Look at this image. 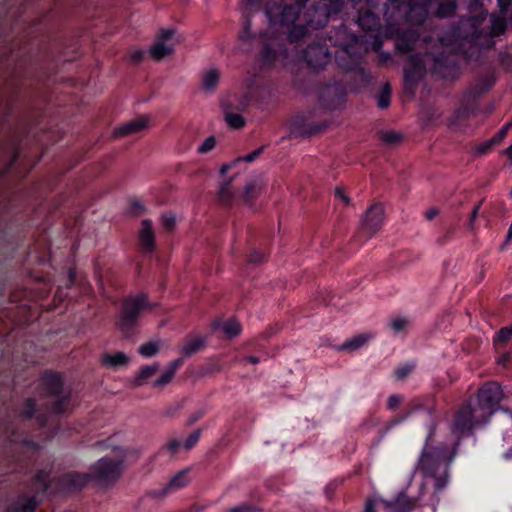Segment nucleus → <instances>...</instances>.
Here are the masks:
<instances>
[{"label": "nucleus", "instance_id": "nucleus-43", "mask_svg": "<svg viewBox=\"0 0 512 512\" xmlns=\"http://www.w3.org/2000/svg\"><path fill=\"white\" fill-rule=\"evenodd\" d=\"M219 199L226 205H231L233 201V193L231 190V182L222 183L218 191Z\"/></svg>", "mask_w": 512, "mask_h": 512}, {"label": "nucleus", "instance_id": "nucleus-37", "mask_svg": "<svg viewBox=\"0 0 512 512\" xmlns=\"http://www.w3.org/2000/svg\"><path fill=\"white\" fill-rule=\"evenodd\" d=\"M220 79V74L216 69H211L204 73L202 77V89L206 92H212L216 89Z\"/></svg>", "mask_w": 512, "mask_h": 512}, {"label": "nucleus", "instance_id": "nucleus-47", "mask_svg": "<svg viewBox=\"0 0 512 512\" xmlns=\"http://www.w3.org/2000/svg\"><path fill=\"white\" fill-rule=\"evenodd\" d=\"M146 212L145 206L138 200H132L128 207V214L133 217H138Z\"/></svg>", "mask_w": 512, "mask_h": 512}, {"label": "nucleus", "instance_id": "nucleus-10", "mask_svg": "<svg viewBox=\"0 0 512 512\" xmlns=\"http://www.w3.org/2000/svg\"><path fill=\"white\" fill-rule=\"evenodd\" d=\"M89 474L91 475V480H95L100 484H111L121 475V462L109 457H102L91 465Z\"/></svg>", "mask_w": 512, "mask_h": 512}, {"label": "nucleus", "instance_id": "nucleus-20", "mask_svg": "<svg viewBox=\"0 0 512 512\" xmlns=\"http://www.w3.org/2000/svg\"><path fill=\"white\" fill-rule=\"evenodd\" d=\"M18 417L25 421L35 418L39 428H44L48 424V415L45 412H40L38 410L37 402L32 397L26 398L19 406Z\"/></svg>", "mask_w": 512, "mask_h": 512}, {"label": "nucleus", "instance_id": "nucleus-38", "mask_svg": "<svg viewBox=\"0 0 512 512\" xmlns=\"http://www.w3.org/2000/svg\"><path fill=\"white\" fill-rule=\"evenodd\" d=\"M159 369V364L155 363L153 365H145L143 366L137 376L133 381V386L140 387L142 386L147 379L152 377Z\"/></svg>", "mask_w": 512, "mask_h": 512}, {"label": "nucleus", "instance_id": "nucleus-35", "mask_svg": "<svg viewBox=\"0 0 512 512\" xmlns=\"http://www.w3.org/2000/svg\"><path fill=\"white\" fill-rule=\"evenodd\" d=\"M206 346V338L205 337H195L192 339H188L185 345L182 348V354L185 357H189Z\"/></svg>", "mask_w": 512, "mask_h": 512}, {"label": "nucleus", "instance_id": "nucleus-25", "mask_svg": "<svg viewBox=\"0 0 512 512\" xmlns=\"http://www.w3.org/2000/svg\"><path fill=\"white\" fill-rule=\"evenodd\" d=\"M39 504L36 494L30 496L20 494L6 507L5 512H35Z\"/></svg>", "mask_w": 512, "mask_h": 512}, {"label": "nucleus", "instance_id": "nucleus-33", "mask_svg": "<svg viewBox=\"0 0 512 512\" xmlns=\"http://www.w3.org/2000/svg\"><path fill=\"white\" fill-rule=\"evenodd\" d=\"M220 327L222 328L225 336L228 339L235 338L236 336H238L241 333V325L234 318H230L227 321H225L224 323H222L220 319H217L212 323L213 331H216Z\"/></svg>", "mask_w": 512, "mask_h": 512}, {"label": "nucleus", "instance_id": "nucleus-14", "mask_svg": "<svg viewBox=\"0 0 512 512\" xmlns=\"http://www.w3.org/2000/svg\"><path fill=\"white\" fill-rule=\"evenodd\" d=\"M431 73L441 79H456L459 73L458 63L454 56L441 52L433 58Z\"/></svg>", "mask_w": 512, "mask_h": 512}, {"label": "nucleus", "instance_id": "nucleus-52", "mask_svg": "<svg viewBox=\"0 0 512 512\" xmlns=\"http://www.w3.org/2000/svg\"><path fill=\"white\" fill-rule=\"evenodd\" d=\"M494 84V81L492 80H484L480 84H478L473 90H470L469 92L477 94V100L479 99L480 95L488 92Z\"/></svg>", "mask_w": 512, "mask_h": 512}, {"label": "nucleus", "instance_id": "nucleus-61", "mask_svg": "<svg viewBox=\"0 0 512 512\" xmlns=\"http://www.w3.org/2000/svg\"><path fill=\"white\" fill-rule=\"evenodd\" d=\"M175 31L173 29H161L157 35V41H162L165 43L166 41L172 39L174 36Z\"/></svg>", "mask_w": 512, "mask_h": 512}, {"label": "nucleus", "instance_id": "nucleus-51", "mask_svg": "<svg viewBox=\"0 0 512 512\" xmlns=\"http://www.w3.org/2000/svg\"><path fill=\"white\" fill-rule=\"evenodd\" d=\"M381 140L386 144L394 145L401 140V135L393 131L381 132Z\"/></svg>", "mask_w": 512, "mask_h": 512}, {"label": "nucleus", "instance_id": "nucleus-59", "mask_svg": "<svg viewBox=\"0 0 512 512\" xmlns=\"http://www.w3.org/2000/svg\"><path fill=\"white\" fill-rule=\"evenodd\" d=\"M508 126H503L493 137L490 138L494 146L500 144L507 136Z\"/></svg>", "mask_w": 512, "mask_h": 512}, {"label": "nucleus", "instance_id": "nucleus-13", "mask_svg": "<svg viewBox=\"0 0 512 512\" xmlns=\"http://www.w3.org/2000/svg\"><path fill=\"white\" fill-rule=\"evenodd\" d=\"M273 10L269 7L264 8V14L271 25H279L281 28H286L301 20V14L297 7L293 5L276 6V13Z\"/></svg>", "mask_w": 512, "mask_h": 512}, {"label": "nucleus", "instance_id": "nucleus-64", "mask_svg": "<svg viewBox=\"0 0 512 512\" xmlns=\"http://www.w3.org/2000/svg\"><path fill=\"white\" fill-rule=\"evenodd\" d=\"M144 56L145 52L143 50H135L131 53L130 58L133 63H140L144 59Z\"/></svg>", "mask_w": 512, "mask_h": 512}, {"label": "nucleus", "instance_id": "nucleus-36", "mask_svg": "<svg viewBox=\"0 0 512 512\" xmlns=\"http://www.w3.org/2000/svg\"><path fill=\"white\" fill-rule=\"evenodd\" d=\"M223 109L225 121L230 128L238 130L246 125V120L241 114L229 111L228 106H224Z\"/></svg>", "mask_w": 512, "mask_h": 512}, {"label": "nucleus", "instance_id": "nucleus-45", "mask_svg": "<svg viewBox=\"0 0 512 512\" xmlns=\"http://www.w3.org/2000/svg\"><path fill=\"white\" fill-rule=\"evenodd\" d=\"M257 196H258L257 185L254 182L248 183L244 187V191H243V195H242L243 201L246 204H251L257 198Z\"/></svg>", "mask_w": 512, "mask_h": 512}, {"label": "nucleus", "instance_id": "nucleus-63", "mask_svg": "<svg viewBox=\"0 0 512 512\" xmlns=\"http://www.w3.org/2000/svg\"><path fill=\"white\" fill-rule=\"evenodd\" d=\"M510 360H511V353L504 352L496 359V363L498 365H501L504 368H507L509 366Z\"/></svg>", "mask_w": 512, "mask_h": 512}, {"label": "nucleus", "instance_id": "nucleus-26", "mask_svg": "<svg viewBox=\"0 0 512 512\" xmlns=\"http://www.w3.org/2000/svg\"><path fill=\"white\" fill-rule=\"evenodd\" d=\"M5 433L7 434V439L12 444H19L23 448L38 452L40 450V444L27 436H24L23 433L19 432L16 427L13 426L12 423H9L5 428Z\"/></svg>", "mask_w": 512, "mask_h": 512}, {"label": "nucleus", "instance_id": "nucleus-3", "mask_svg": "<svg viewBox=\"0 0 512 512\" xmlns=\"http://www.w3.org/2000/svg\"><path fill=\"white\" fill-rule=\"evenodd\" d=\"M157 303L151 302L146 292L123 297L116 316V327L124 338L133 337L145 312L156 308Z\"/></svg>", "mask_w": 512, "mask_h": 512}, {"label": "nucleus", "instance_id": "nucleus-60", "mask_svg": "<svg viewBox=\"0 0 512 512\" xmlns=\"http://www.w3.org/2000/svg\"><path fill=\"white\" fill-rule=\"evenodd\" d=\"M494 147V144L492 143V141L490 139L480 143L477 148H476V152L477 154L479 155H485L487 154L492 148Z\"/></svg>", "mask_w": 512, "mask_h": 512}, {"label": "nucleus", "instance_id": "nucleus-18", "mask_svg": "<svg viewBox=\"0 0 512 512\" xmlns=\"http://www.w3.org/2000/svg\"><path fill=\"white\" fill-rule=\"evenodd\" d=\"M243 2L242 30L239 33V39L243 42H249L256 37V34L251 31V17L254 12L262 8L263 0H243Z\"/></svg>", "mask_w": 512, "mask_h": 512}, {"label": "nucleus", "instance_id": "nucleus-1", "mask_svg": "<svg viewBox=\"0 0 512 512\" xmlns=\"http://www.w3.org/2000/svg\"><path fill=\"white\" fill-rule=\"evenodd\" d=\"M486 422L482 421L481 415L470 403L463 404L454 414L451 424V432L457 440L454 450L450 452L448 445L445 443L433 444L438 423L433 415L430 416V421L426 425L428 433L417 461V469L425 478L431 477L434 479L435 492H441L448 484L449 465L455 457L460 439L473 435L475 426Z\"/></svg>", "mask_w": 512, "mask_h": 512}, {"label": "nucleus", "instance_id": "nucleus-7", "mask_svg": "<svg viewBox=\"0 0 512 512\" xmlns=\"http://www.w3.org/2000/svg\"><path fill=\"white\" fill-rule=\"evenodd\" d=\"M357 24L366 33L364 37L371 39L365 40V43L369 44L374 51H378L383 45L380 17L370 10L360 9L358 11Z\"/></svg>", "mask_w": 512, "mask_h": 512}, {"label": "nucleus", "instance_id": "nucleus-5", "mask_svg": "<svg viewBox=\"0 0 512 512\" xmlns=\"http://www.w3.org/2000/svg\"><path fill=\"white\" fill-rule=\"evenodd\" d=\"M504 398L503 390L498 382L490 381L483 384L477 394V412L482 421L489 418L500 409V403Z\"/></svg>", "mask_w": 512, "mask_h": 512}, {"label": "nucleus", "instance_id": "nucleus-12", "mask_svg": "<svg viewBox=\"0 0 512 512\" xmlns=\"http://www.w3.org/2000/svg\"><path fill=\"white\" fill-rule=\"evenodd\" d=\"M302 59L310 68L319 70L331 61L332 52L328 49L326 40L313 41L302 51Z\"/></svg>", "mask_w": 512, "mask_h": 512}, {"label": "nucleus", "instance_id": "nucleus-24", "mask_svg": "<svg viewBox=\"0 0 512 512\" xmlns=\"http://www.w3.org/2000/svg\"><path fill=\"white\" fill-rule=\"evenodd\" d=\"M425 411L429 416H432L435 412V409L431 406H425L423 404H413L411 409L406 411L405 413L401 415L394 416L391 418L386 425L380 430L381 436L386 435L389 433L394 427L402 424L405 422L411 414H413L416 411Z\"/></svg>", "mask_w": 512, "mask_h": 512}, {"label": "nucleus", "instance_id": "nucleus-41", "mask_svg": "<svg viewBox=\"0 0 512 512\" xmlns=\"http://www.w3.org/2000/svg\"><path fill=\"white\" fill-rule=\"evenodd\" d=\"M506 29H507V23L504 18L498 17V16L492 17L490 31H489L490 37L501 36L506 32Z\"/></svg>", "mask_w": 512, "mask_h": 512}, {"label": "nucleus", "instance_id": "nucleus-9", "mask_svg": "<svg viewBox=\"0 0 512 512\" xmlns=\"http://www.w3.org/2000/svg\"><path fill=\"white\" fill-rule=\"evenodd\" d=\"M479 102L477 94L466 92L460 99V106L456 108L447 119V125L454 130H460L467 123L471 116L477 114Z\"/></svg>", "mask_w": 512, "mask_h": 512}, {"label": "nucleus", "instance_id": "nucleus-29", "mask_svg": "<svg viewBox=\"0 0 512 512\" xmlns=\"http://www.w3.org/2000/svg\"><path fill=\"white\" fill-rule=\"evenodd\" d=\"M129 356H127L124 352H116V353H103L100 355L99 363L102 367L106 369H119L121 367H125L129 363Z\"/></svg>", "mask_w": 512, "mask_h": 512}, {"label": "nucleus", "instance_id": "nucleus-53", "mask_svg": "<svg viewBox=\"0 0 512 512\" xmlns=\"http://www.w3.org/2000/svg\"><path fill=\"white\" fill-rule=\"evenodd\" d=\"M174 377L173 372L166 369V371L153 382V387H163L169 384Z\"/></svg>", "mask_w": 512, "mask_h": 512}, {"label": "nucleus", "instance_id": "nucleus-40", "mask_svg": "<svg viewBox=\"0 0 512 512\" xmlns=\"http://www.w3.org/2000/svg\"><path fill=\"white\" fill-rule=\"evenodd\" d=\"M512 339V324L501 327L493 336V345L496 349L506 345Z\"/></svg>", "mask_w": 512, "mask_h": 512}, {"label": "nucleus", "instance_id": "nucleus-48", "mask_svg": "<svg viewBox=\"0 0 512 512\" xmlns=\"http://www.w3.org/2000/svg\"><path fill=\"white\" fill-rule=\"evenodd\" d=\"M408 320L403 317H397L391 320L389 326L394 331V333L398 334L406 329L408 326Z\"/></svg>", "mask_w": 512, "mask_h": 512}, {"label": "nucleus", "instance_id": "nucleus-44", "mask_svg": "<svg viewBox=\"0 0 512 512\" xmlns=\"http://www.w3.org/2000/svg\"><path fill=\"white\" fill-rule=\"evenodd\" d=\"M415 362H407L402 365H399L394 370V376L397 380H404L407 376H409L415 369Z\"/></svg>", "mask_w": 512, "mask_h": 512}, {"label": "nucleus", "instance_id": "nucleus-21", "mask_svg": "<svg viewBox=\"0 0 512 512\" xmlns=\"http://www.w3.org/2000/svg\"><path fill=\"white\" fill-rule=\"evenodd\" d=\"M406 6L407 11L404 15L405 21L414 26H422L429 16L427 4H425L423 0H409Z\"/></svg>", "mask_w": 512, "mask_h": 512}, {"label": "nucleus", "instance_id": "nucleus-6", "mask_svg": "<svg viewBox=\"0 0 512 512\" xmlns=\"http://www.w3.org/2000/svg\"><path fill=\"white\" fill-rule=\"evenodd\" d=\"M426 74V64L419 54L409 57L404 68L403 91L409 98H414L418 85Z\"/></svg>", "mask_w": 512, "mask_h": 512}, {"label": "nucleus", "instance_id": "nucleus-32", "mask_svg": "<svg viewBox=\"0 0 512 512\" xmlns=\"http://www.w3.org/2000/svg\"><path fill=\"white\" fill-rule=\"evenodd\" d=\"M457 10L458 3L456 0H443L438 4L433 16L439 20L451 19L456 16Z\"/></svg>", "mask_w": 512, "mask_h": 512}, {"label": "nucleus", "instance_id": "nucleus-57", "mask_svg": "<svg viewBox=\"0 0 512 512\" xmlns=\"http://www.w3.org/2000/svg\"><path fill=\"white\" fill-rule=\"evenodd\" d=\"M181 442L178 439H170L163 447V450H166L171 455H174L180 449Z\"/></svg>", "mask_w": 512, "mask_h": 512}, {"label": "nucleus", "instance_id": "nucleus-28", "mask_svg": "<svg viewBox=\"0 0 512 512\" xmlns=\"http://www.w3.org/2000/svg\"><path fill=\"white\" fill-rule=\"evenodd\" d=\"M387 512H412L415 507V499L407 496L406 491L402 490L393 500H383Z\"/></svg>", "mask_w": 512, "mask_h": 512}, {"label": "nucleus", "instance_id": "nucleus-50", "mask_svg": "<svg viewBox=\"0 0 512 512\" xmlns=\"http://www.w3.org/2000/svg\"><path fill=\"white\" fill-rule=\"evenodd\" d=\"M201 431V429H197L186 438L183 444L186 450L192 449L198 443L201 436Z\"/></svg>", "mask_w": 512, "mask_h": 512}, {"label": "nucleus", "instance_id": "nucleus-15", "mask_svg": "<svg viewBox=\"0 0 512 512\" xmlns=\"http://www.w3.org/2000/svg\"><path fill=\"white\" fill-rule=\"evenodd\" d=\"M329 126L327 121L312 122L310 116L298 113L291 120V129L302 137H311L324 132Z\"/></svg>", "mask_w": 512, "mask_h": 512}, {"label": "nucleus", "instance_id": "nucleus-42", "mask_svg": "<svg viewBox=\"0 0 512 512\" xmlns=\"http://www.w3.org/2000/svg\"><path fill=\"white\" fill-rule=\"evenodd\" d=\"M391 103V88L388 83L384 84L377 95V105L381 109H386Z\"/></svg>", "mask_w": 512, "mask_h": 512}, {"label": "nucleus", "instance_id": "nucleus-23", "mask_svg": "<svg viewBox=\"0 0 512 512\" xmlns=\"http://www.w3.org/2000/svg\"><path fill=\"white\" fill-rule=\"evenodd\" d=\"M148 120L147 116L140 115L135 119L120 124L113 130V137L120 138L138 133L148 127Z\"/></svg>", "mask_w": 512, "mask_h": 512}, {"label": "nucleus", "instance_id": "nucleus-62", "mask_svg": "<svg viewBox=\"0 0 512 512\" xmlns=\"http://www.w3.org/2000/svg\"><path fill=\"white\" fill-rule=\"evenodd\" d=\"M481 205H482V201L478 202L476 205H474V207L470 213V219H469V223H468L470 228L474 227V223L478 217Z\"/></svg>", "mask_w": 512, "mask_h": 512}, {"label": "nucleus", "instance_id": "nucleus-34", "mask_svg": "<svg viewBox=\"0 0 512 512\" xmlns=\"http://www.w3.org/2000/svg\"><path fill=\"white\" fill-rule=\"evenodd\" d=\"M173 52V46L163 43L162 41H155L149 50L151 58L155 61H160Z\"/></svg>", "mask_w": 512, "mask_h": 512}, {"label": "nucleus", "instance_id": "nucleus-30", "mask_svg": "<svg viewBox=\"0 0 512 512\" xmlns=\"http://www.w3.org/2000/svg\"><path fill=\"white\" fill-rule=\"evenodd\" d=\"M188 484V477L185 470L178 472L174 475L168 484L159 489L151 492L153 497H164L172 491L178 490L180 488L185 487Z\"/></svg>", "mask_w": 512, "mask_h": 512}, {"label": "nucleus", "instance_id": "nucleus-54", "mask_svg": "<svg viewBox=\"0 0 512 512\" xmlns=\"http://www.w3.org/2000/svg\"><path fill=\"white\" fill-rule=\"evenodd\" d=\"M176 224V219L173 213H164L162 215V225L167 231H171L174 229Z\"/></svg>", "mask_w": 512, "mask_h": 512}, {"label": "nucleus", "instance_id": "nucleus-8", "mask_svg": "<svg viewBox=\"0 0 512 512\" xmlns=\"http://www.w3.org/2000/svg\"><path fill=\"white\" fill-rule=\"evenodd\" d=\"M346 87L341 80L333 79L320 86L318 97L320 104L328 110L344 107L346 102Z\"/></svg>", "mask_w": 512, "mask_h": 512}, {"label": "nucleus", "instance_id": "nucleus-46", "mask_svg": "<svg viewBox=\"0 0 512 512\" xmlns=\"http://www.w3.org/2000/svg\"><path fill=\"white\" fill-rule=\"evenodd\" d=\"M138 351L143 357L150 358L158 353L159 345L156 342L150 341V342L142 344L139 347Z\"/></svg>", "mask_w": 512, "mask_h": 512}, {"label": "nucleus", "instance_id": "nucleus-55", "mask_svg": "<svg viewBox=\"0 0 512 512\" xmlns=\"http://www.w3.org/2000/svg\"><path fill=\"white\" fill-rule=\"evenodd\" d=\"M403 401V396L399 394L390 395L387 399V409L395 411Z\"/></svg>", "mask_w": 512, "mask_h": 512}, {"label": "nucleus", "instance_id": "nucleus-27", "mask_svg": "<svg viewBox=\"0 0 512 512\" xmlns=\"http://www.w3.org/2000/svg\"><path fill=\"white\" fill-rule=\"evenodd\" d=\"M138 241L141 250L144 253L154 252L155 245V234L152 227V222L149 219H144L141 222V229L139 231Z\"/></svg>", "mask_w": 512, "mask_h": 512}, {"label": "nucleus", "instance_id": "nucleus-22", "mask_svg": "<svg viewBox=\"0 0 512 512\" xmlns=\"http://www.w3.org/2000/svg\"><path fill=\"white\" fill-rule=\"evenodd\" d=\"M397 34L396 49L400 53H409L415 49L419 33L414 29H393Z\"/></svg>", "mask_w": 512, "mask_h": 512}, {"label": "nucleus", "instance_id": "nucleus-2", "mask_svg": "<svg viewBox=\"0 0 512 512\" xmlns=\"http://www.w3.org/2000/svg\"><path fill=\"white\" fill-rule=\"evenodd\" d=\"M327 40L332 46L340 48L335 55L337 65L346 72L355 73L363 85H368L371 75L362 67L361 59L369 47H363L362 37L350 32L347 26L341 23L328 33Z\"/></svg>", "mask_w": 512, "mask_h": 512}, {"label": "nucleus", "instance_id": "nucleus-16", "mask_svg": "<svg viewBox=\"0 0 512 512\" xmlns=\"http://www.w3.org/2000/svg\"><path fill=\"white\" fill-rule=\"evenodd\" d=\"M288 57L287 48L276 40H269L263 43L258 55L262 67H271L277 61H284Z\"/></svg>", "mask_w": 512, "mask_h": 512}, {"label": "nucleus", "instance_id": "nucleus-19", "mask_svg": "<svg viewBox=\"0 0 512 512\" xmlns=\"http://www.w3.org/2000/svg\"><path fill=\"white\" fill-rule=\"evenodd\" d=\"M90 481V474L72 471L59 477L58 487L64 492L71 493L82 490Z\"/></svg>", "mask_w": 512, "mask_h": 512}, {"label": "nucleus", "instance_id": "nucleus-4", "mask_svg": "<svg viewBox=\"0 0 512 512\" xmlns=\"http://www.w3.org/2000/svg\"><path fill=\"white\" fill-rule=\"evenodd\" d=\"M39 387L43 396L56 400L50 404V411L56 415L64 414L71 402V392H64V379L61 373L54 370H45L40 377Z\"/></svg>", "mask_w": 512, "mask_h": 512}, {"label": "nucleus", "instance_id": "nucleus-39", "mask_svg": "<svg viewBox=\"0 0 512 512\" xmlns=\"http://www.w3.org/2000/svg\"><path fill=\"white\" fill-rule=\"evenodd\" d=\"M368 340V336L365 334H359L351 339L345 340L339 347L340 351H355L361 348Z\"/></svg>", "mask_w": 512, "mask_h": 512}, {"label": "nucleus", "instance_id": "nucleus-11", "mask_svg": "<svg viewBox=\"0 0 512 512\" xmlns=\"http://www.w3.org/2000/svg\"><path fill=\"white\" fill-rule=\"evenodd\" d=\"M384 221V207L375 203L365 213L361 229L355 236L356 240L367 241L374 236L382 227Z\"/></svg>", "mask_w": 512, "mask_h": 512}, {"label": "nucleus", "instance_id": "nucleus-49", "mask_svg": "<svg viewBox=\"0 0 512 512\" xmlns=\"http://www.w3.org/2000/svg\"><path fill=\"white\" fill-rule=\"evenodd\" d=\"M266 257V253L264 251L252 248L248 256V261L252 264H260L265 261Z\"/></svg>", "mask_w": 512, "mask_h": 512}, {"label": "nucleus", "instance_id": "nucleus-56", "mask_svg": "<svg viewBox=\"0 0 512 512\" xmlns=\"http://www.w3.org/2000/svg\"><path fill=\"white\" fill-rule=\"evenodd\" d=\"M216 145V139L214 136L207 137L204 142L199 146L198 152L200 153H208L211 151Z\"/></svg>", "mask_w": 512, "mask_h": 512}, {"label": "nucleus", "instance_id": "nucleus-17", "mask_svg": "<svg viewBox=\"0 0 512 512\" xmlns=\"http://www.w3.org/2000/svg\"><path fill=\"white\" fill-rule=\"evenodd\" d=\"M311 20H318V14H314L313 10L304 15L303 20L288 26L283 32L287 35V40L290 44H295L305 40L311 30H320L323 27H313L309 24Z\"/></svg>", "mask_w": 512, "mask_h": 512}, {"label": "nucleus", "instance_id": "nucleus-58", "mask_svg": "<svg viewBox=\"0 0 512 512\" xmlns=\"http://www.w3.org/2000/svg\"><path fill=\"white\" fill-rule=\"evenodd\" d=\"M265 150V146H260L259 148L255 149L251 153H248L244 157L238 158V161H245V162H253L255 161Z\"/></svg>", "mask_w": 512, "mask_h": 512}, {"label": "nucleus", "instance_id": "nucleus-31", "mask_svg": "<svg viewBox=\"0 0 512 512\" xmlns=\"http://www.w3.org/2000/svg\"><path fill=\"white\" fill-rule=\"evenodd\" d=\"M33 494H45L50 488V471L46 469L38 470L31 480Z\"/></svg>", "mask_w": 512, "mask_h": 512}]
</instances>
